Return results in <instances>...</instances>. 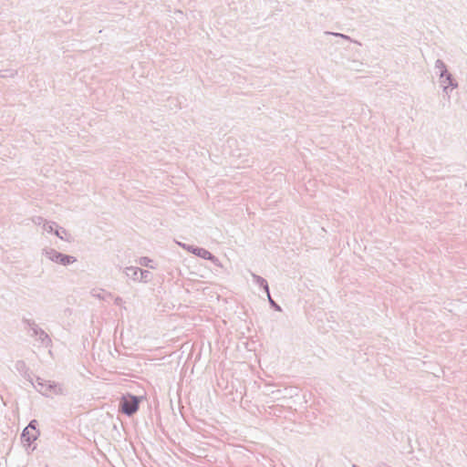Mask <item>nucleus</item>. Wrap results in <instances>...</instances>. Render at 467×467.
<instances>
[{
  "label": "nucleus",
  "mask_w": 467,
  "mask_h": 467,
  "mask_svg": "<svg viewBox=\"0 0 467 467\" xmlns=\"http://www.w3.org/2000/svg\"><path fill=\"white\" fill-rule=\"evenodd\" d=\"M140 402V398L132 395H125L120 400V410L127 415H132L138 410Z\"/></svg>",
  "instance_id": "1"
},
{
  "label": "nucleus",
  "mask_w": 467,
  "mask_h": 467,
  "mask_svg": "<svg viewBox=\"0 0 467 467\" xmlns=\"http://www.w3.org/2000/svg\"><path fill=\"white\" fill-rule=\"evenodd\" d=\"M36 421H31L27 427L25 428L22 437L25 439L27 442H31L36 440L37 438V431L36 430Z\"/></svg>",
  "instance_id": "2"
},
{
  "label": "nucleus",
  "mask_w": 467,
  "mask_h": 467,
  "mask_svg": "<svg viewBox=\"0 0 467 467\" xmlns=\"http://www.w3.org/2000/svg\"><path fill=\"white\" fill-rule=\"evenodd\" d=\"M193 253L202 258H205V259H210L212 257L211 254L204 249H201V248L194 249Z\"/></svg>",
  "instance_id": "3"
},
{
  "label": "nucleus",
  "mask_w": 467,
  "mask_h": 467,
  "mask_svg": "<svg viewBox=\"0 0 467 467\" xmlns=\"http://www.w3.org/2000/svg\"><path fill=\"white\" fill-rule=\"evenodd\" d=\"M57 260L63 265H67L75 261L72 257L63 254L58 255Z\"/></svg>",
  "instance_id": "4"
}]
</instances>
